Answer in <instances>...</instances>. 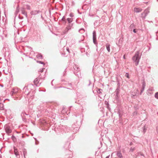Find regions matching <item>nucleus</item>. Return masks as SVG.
Wrapping results in <instances>:
<instances>
[{
	"mask_svg": "<svg viewBox=\"0 0 158 158\" xmlns=\"http://www.w3.org/2000/svg\"><path fill=\"white\" fill-rule=\"evenodd\" d=\"M102 90L100 89H98L97 90V92L98 93L100 94L102 93Z\"/></svg>",
	"mask_w": 158,
	"mask_h": 158,
	"instance_id": "7c9ffc66",
	"label": "nucleus"
},
{
	"mask_svg": "<svg viewBox=\"0 0 158 158\" xmlns=\"http://www.w3.org/2000/svg\"><path fill=\"white\" fill-rule=\"evenodd\" d=\"M139 154H140V155H141V156H143V154H142L141 153H139Z\"/></svg>",
	"mask_w": 158,
	"mask_h": 158,
	"instance_id": "0e129e2a",
	"label": "nucleus"
},
{
	"mask_svg": "<svg viewBox=\"0 0 158 158\" xmlns=\"http://www.w3.org/2000/svg\"><path fill=\"white\" fill-rule=\"evenodd\" d=\"M21 115L23 121L25 120L26 119H27L28 117H31V116L29 115V114L26 113L24 111H23L22 112Z\"/></svg>",
	"mask_w": 158,
	"mask_h": 158,
	"instance_id": "39448f33",
	"label": "nucleus"
},
{
	"mask_svg": "<svg viewBox=\"0 0 158 158\" xmlns=\"http://www.w3.org/2000/svg\"><path fill=\"white\" fill-rule=\"evenodd\" d=\"M78 66V65L76 64H74L73 66V69H74V73L75 74V75L78 77H79V74L77 73L75 71V70H76V68Z\"/></svg>",
	"mask_w": 158,
	"mask_h": 158,
	"instance_id": "4468645a",
	"label": "nucleus"
},
{
	"mask_svg": "<svg viewBox=\"0 0 158 158\" xmlns=\"http://www.w3.org/2000/svg\"><path fill=\"white\" fill-rule=\"evenodd\" d=\"M69 16L70 17H73L74 16L73 14L72 13H71L69 15Z\"/></svg>",
	"mask_w": 158,
	"mask_h": 158,
	"instance_id": "79ce46f5",
	"label": "nucleus"
},
{
	"mask_svg": "<svg viewBox=\"0 0 158 158\" xmlns=\"http://www.w3.org/2000/svg\"><path fill=\"white\" fill-rule=\"evenodd\" d=\"M89 84H88V86H89V85H90V83H91V82H90V80H89Z\"/></svg>",
	"mask_w": 158,
	"mask_h": 158,
	"instance_id": "680f3d73",
	"label": "nucleus"
},
{
	"mask_svg": "<svg viewBox=\"0 0 158 158\" xmlns=\"http://www.w3.org/2000/svg\"><path fill=\"white\" fill-rule=\"evenodd\" d=\"M18 9V10H19V5H18V6H17V7H16V9Z\"/></svg>",
	"mask_w": 158,
	"mask_h": 158,
	"instance_id": "bf43d9fd",
	"label": "nucleus"
},
{
	"mask_svg": "<svg viewBox=\"0 0 158 158\" xmlns=\"http://www.w3.org/2000/svg\"><path fill=\"white\" fill-rule=\"evenodd\" d=\"M132 60L135 65L138 64V51L136 52L134 56L132 57Z\"/></svg>",
	"mask_w": 158,
	"mask_h": 158,
	"instance_id": "7ed1b4c3",
	"label": "nucleus"
},
{
	"mask_svg": "<svg viewBox=\"0 0 158 158\" xmlns=\"http://www.w3.org/2000/svg\"><path fill=\"white\" fill-rule=\"evenodd\" d=\"M14 154L17 158H19L20 155L17 151V150L14 148Z\"/></svg>",
	"mask_w": 158,
	"mask_h": 158,
	"instance_id": "2eb2a0df",
	"label": "nucleus"
},
{
	"mask_svg": "<svg viewBox=\"0 0 158 158\" xmlns=\"http://www.w3.org/2000/svg\"><path fill=\"white\" fill-rule=\"evenodd\" d=\"M79 32L81 33H83L85 32V30L83 28H81L79 30Z\"/></svg>",
	"mask_w": 158,
	"mask_h": 158,
	"instance_id": "c85d7f7f",
	"label": "nucleus"
},
{
	"mask_svg": "<svg viewBox=\"0 0 158 158\" xmlns=\"http://www.w3.org/2000/svg\"><path fill=\"white\" fill-rule=\"evenodd\" d=\"M80 69L78 67V66L76 68V70H75V71L76 73H77L79 74V75L80 74Z\"/></svg>",
	"mask_w": 158,
	"mask_h": 158,
	"instance_id": "b1692460",
	"label": "nucleus"
},
{
	"mask_svg": "<svg viewBox=\"0 0 158 158\" xmlns=\"http://www.w3.org/2000/svg\"><path fill=\"white\" fill-rule=\"evenodd\" d=\"M82 40H80V41H79V43H80L81 41H82Z\"/></svg>",
	"mask_w": 158,
	"mask_h": 158,
	"instance_id": "338daca9",
	"label": "nucleus"
},
{
	"mask_svg": "<svg viewBox=\"0 0 158 158\" xmlns=\"http://www.w3.org/2000/svg\"><path fill=\"white\" fill-rule=\"evenodd\" d=\"M106 107L109 110H111V109L110 108V107H109V105H106Z\"/></svg>",
	"mask_w": 158,
	"mask_h": 158,
	"instance_id": "37998d69",
	"label": "nucleus"
},
{
	"mask_svg": "<svg viewBox=\"0 0 158 158\" xmlns=\"http://www.w3.org/2000/svg\"><path fill=\"white\" fill-rule=\"evenodd\" d=\"M119 91H120L119 89L117 88L115 91V93L116 94L115 97H116V98H118Z\"/></svg>",
	"mask_w": 158,
	"mask_h": 158,
	"instance_id": "f3484780",
	"label": "nucleus"
},
{
	"mask_svg": "<svg viewBox=\"0 0 158 158\" xmlns=\"http://www.w3.org/2000/svg\"><path fill=\"white\" fill-rule=\"evenodd\" d=\"M68 86H70L71 88H66L67 89H73L72 86V84L71 83H69L68 84Z\"/></svg>",
	"mask_w": 158,
	"mask_h": 158,
	"instance_id": "bb28decb",
	"label": "nucleus"
},
{
	"mask_svg": "<svg viewBox=\"0 0 158 158\" xmlns=\"http://www.w3.org/2000/svg\"><path fill=\"white\" fill-rule=\"evenodd\" d=\"M53 80H52V82H51V85H52V86H53V83H52V82H53Z\"/></svg>",
	"mask_w": 158,
	"mask_h": 158,
	"instance_id": "052dcab7",
	"label": "nucleus"
},
{
	"mask_svg": "<svg viewBox=\"0 0 158 158\" xmlns=\"http://www.w3.org/2000/svg\"><path fill=\"white\" fill-rule=\"evenodd\" d=\"M41 78V75H40L39 76L38 78H36L34 81V84L36 85V86H39V85H38L39 83L40 79Z\"/></svg>",
	"mask_w": 158,
	"mask_h": 158,
	"instance_id": "9d476101",
	"label": "nucleus"
},
{
	"mask_svg": "<svg viewBox=\"0 0 158 158\" xmlns=\"http://www.w3.org/2000/svg\"><path fill=\"white\" fill-rule=\"evenodd\" d=\"M122 113H121V110H120L119 109H118V114H121Z\"/></svg>",
	"mask_w": 158,
	"mask_h": 158,
	"instance_id": "49530a36",
	"label": "nucleus"
},
{
	"mask_svg": "<svg viewBox=\"0 0 158 158\" xmlns=\"http://www.w3.org/2000/svg\"><path fill=\"white\" fill-rule=\"evenodd\" d=\"M67 109L65 108L64 106H63L62 110H59V112L60 113V114H67V115H68V114L67 113Z\"/></svg>",
	"mask_w": 158,
	"mask_h": 158,
	"instance_id": "1a4fd4ad",
	"label": "nucleus"
},
{
	"mask_svg": "<svg viewBox=\"0 0 158 158\" xmlns=\"http://www.w3.org/2000/svg\"><path fill=\"white\" fill-rule=\"evenodd\" d=\"M78 13L79 14H81V13H80L79 11H78Z\"/></svg>",
	"mask_w": 158,
	"mask_h": 158,
	"instance_id": "774afa93",
	"label": "nucleus"
},
{
	"mask_svg": "<svg viewBox=\"0 0 158 158\" xmlns=\"http://www.w3.org/2000/svg\"><path fill=\"white\" fill-rule=\"evenodd\" d=\"M142 10V9L139 8V12L141 11Z\"/></svg>",
	"mask_w": 158,
	"mask_h": 158,
	"instance_id": "13d9d810",
	"label": "nucleus"
},
{
	"mask_svg": "<svg viewBox=\"0 0 158 158\" xmlns=\"http://www.w3.org/2000/svg\"><path fill=\"white\" fill-rule=\"evenodd\" d=\"M80 50L81 53L85 52V49L84 48H81L80 49Z\"/></svg>",
	"mask_w": 158,
	"mask_h": 158,
	"instance_id": "72a5a7b5",
	"label": "nucleus"
},
{
	"mask_svg": "<svg viewBox=\"0 0 158 158\" xmlns=\"http://www.w3.org/2000/svg\"><path fill=\"white\" fill-rule=\"evenodd\" d=\"M26 8H27V9L28 10H30L31 9L30 6L28 5H26Z\"/></svg>",
	"mask_w": 158,
	"mask_h": 158,
	"instance_id": "4c0bfd02",
	"label": "nucleus"
},
{
	"mask_svg": "<svg viewBox=\"0 0 158 158\" xmlns=\"http://www.w3.org/2000/svg\"><path fill=\"white\" fill-rule=\"evenodd\" d=\"M109 157H110V155H109L108 156H107L106 157V158H109Z\"/></svg>",
	"mask_w": 158,
	"mask_h": 158,
	"instance_id": "e2e57ef3",
	"label": "nucleus"
},
{
	"mask_svg": "<svg viewBox=\"0 0 158 158\" xmlns=\"http://www.w3.org/2000/svg\"><path fill=\"white\" fill-rule=\"evenodd\" d=\"M74 116H75L74 118L75 120V122H74L72 125L71 130H70L69 127L67 126L60 125L58 127L55 128V131L56 133L58 134H63L64 132H69L70 131L74 133H76L78 131L81 124V116L79 114L77 116L74 115Z\"/></svg>",
	"mask_w": 158,
	"mask_h": 158,
	"instance_id": "f257e3e1",
	"label": "nucleus"
},
{
	"mask_svg": "<svg viewBox=\"0 0 158 158\" xmlns=\"http://www.w3.org/2000/svg\"><path fill=\"white\" fill-rule=\"evenodd\" d=\"M52 112V110L49 108H48L45 110V113L46 114L48 113H50Z\"/></svg>",
	"mask_w": 158,
	"mask_h": 158,
	"instance_id": "aec40b11",
	"label": "nucleus"
},
{
	"mask_svg": "<svg viewBox=\"0 0 158 158\" xmlns=\"http://www.w3.org/2000/svg\"><path fill=\"white\" fill-rule=\"evenodd\" d=\"M142 89L140 90L141 91L140 92V94H141L142 93L144 90V89L146 86V83L144 81V79L143 80V82L142 83Z\"/></svg>",
	"mask_w": 158,
	"mask_h": 158,
	"instance_id": "9b49d317",
	"label": "nucleus"
},
{
	"mask_svg": "<svg viewBox=\"0 0 158 158\" xmlns=\"http://www.w3.org/2000/svg\"><path fill=\"white\" fill-rule=\"evenodd\" d=\"M118 114V116H119V119H121V117L122 116V114Z\"/></svg>",
	"mask_w": 158,
	"mask_h": 158,
	"instance_id": "c03bdc74",
	"label": "nucleus"
},
{
	"mask_svg": "<svg viewBox=\"0 0 158 158\" xmlns=\"http://www.w3.org/2000/svg\"><path fill=\"white\" fill-rule=\"evenodd\" d=\"M67 21L68 22V23H71L73 22V19L72 18H68L67 19Z\"/></svg>",
	"mask_w": 158,
	"mask_h": 158,
	"instance_id": "412c9836",
	"label": "nucleus"
},
{
	"mask_svg": "<svg viewBox=\"0 0 158 158\" xmlns=\"http://www.w3.org/2000/svg\"><path fill=\"white\" fill-rule=\"evenodd\" d=\"M117 156L119 158H123V156L122 154L120 151H117Z\"/></svg>",
	"mask_w": 158,
	"mask_h": 158,
	"instance_id": "a211bd4d",
	"label": "nucleus"
},
{
	"mask_svg": "<svg viewBox=\"0 0 158 158\" xmlns=\"http://www.w3.org/2000/svg\"><path fill=\"white\" fill-rule=\"evenodd\" d=\"M133 31L134 33H135L136 32V29H133Z\"/></svg>",
	"mask_w": 158,
	"mask_h": 158,
	"instance_id": "603ef678",
	"label": "nucleus"
},
{
	"mask_svg": "<svg viewBox=\"0 0 158 158\" xmlns=\"http://www.w3.org/2000/svg\"><path fill=\"white\" fill-rule=\"evenodd\" d=\"M117 81L118 83H117V86H118L117 88L120 89V82L118 80H117Z\"/></svg>",
	"mask_w": 158,
	"mask_h": 158,
	"instance_id": "473e14b6",
	"label": "nucleus"
},
{
	"mask_svg": "<svg viewBox=\"0 0 158 158\" xmlns=\"http://www.w3.org/2000/svg\"><path fill=\"white\" fill-rule=\"evenodd\" d=\"M24 89H25V92H24V94H26V95H28L29 94V92H28V93L27 91H27H28V89H27V88H26L25 89V87H24L23 88V90H24Z\"/></svg>",
	"mask_w": 158,
	"mask_h": 158,
	"instance_id": "5701e85b",
	"label": "nucleus"
},
{
	"mask_svg": "<svg viewBox=\"0 0 158 158\" xmlns=\"http://www.w3.org/2000/svg\"><path fill=\"white\" fill-rule=\"evenodd\" d=\"M125 76L128 78H129V74L128 73H126L125 74Z\"/></svg>",
	"mask_w": 158,
	"mask_h": 158,
	"instance_id": "a19ab883",
	"label": "nucleus"
},
{
	"mask_svg": "<svg viewBox=\"0 0 158 158\" xmlns=\"http://www.w3.org/2000/svg\"><path fill=\"white\" fill-rule=\"evenodd\" d=\"M18 92V90L16 88H13L12 89L10 93V94L11 96H12L14 94H16Z\"/></svg>",
	"mask_w": 158,
	"mask_h": 158,
	"instance_id": "f8f14e48",
	"label": "nucleus"
},
{
	"mask_svg": "<svg viewBox=\"0 0 158 158\" xmlns=\"http://www.w3.org/2000/svg\"><path fill=\"white\" fill-rule=\"evenodd\" d=\"M34 139H35V144L37 145V144H38V143H39V142L37 140V139H36V138H35Z\"/></svg>",
	"mask_w": 158,
	"mask_h": 158,
	"instance_id": "58836bf2",
	"label": "nucleus"
},
{
	"mask_svg": "<svg viewBox=\"0 0 158 158\" xmlns=\"http://www.w3.org/2000/svg\"><path fill=\"white\" fill-rule=\"evenodd\" d=\"M19 10H18V9H16V10L15 12V15H16L17 14H18L19 12Z\"/></svg>",
	"mask_w": 158,
	"mask_h": 158,
	"instance_id": "f704fd0d",
	"label": "nucleus"
},
{
	"mask_svg": "<svg viewBox=\"0 0 158 158\" xmlns=\"http://www.w3.org/2000/svg\"><path fill=\"white\" fill-rule=\"evenodd\" d=\"M21 10L22 14L26 16V17L27 18V13L25 10L24 8H22L21 9Z\"/></svg>",
	"mask_w": 158,
	"mask_h": 158,
	"instance_id": "dca6fc26",
	"label": "nucleus"
},
{
	"mask_svg": "<svg viewBox=\"0 0 158 158\" xmlns=\"http://www.w3.org/2000/svg\"><path fill=\"white\" fill-rule=\"evenodd\" d=\"M149 12L148 10H145L144 12L142 13L141 17L143 20H144L145 19V17Z\"/></svg>",
	"mask_w": 158,
	"mask_h": 158,
	"instance_id": "6e6552de",
	"label": "nucleus"
},
{
	"mask_svg": "<svg viewBox=\"0 0 158 158\" xmlns=\"http://www.w3.org/2000/svg\"><path fill=\"white\" fill-rule=\"evenodd\" d=\"M61 21L64 22V23H66V21L65 20V18L64 16L62 19H61Z\"/></svg>",
	"mask_w": 158,
	"mask_h": 158,
	"instance_id": "cd10ccee",
	"label": "nucleus"
},
{
	"mask_svg": "<svg viewBox=\"0 0 158 158\" xmlns=\"http://www.w3.org/2000/svg\"><path fill=\"white\" fill-rule=\"evenodd\" d=\"M137 114V111H136L133 113V115H136Z\"/></svg>",
	"mask_w": 158,
	"mask_h": 158,
	"instance_id": "09e8293b",
	"label": "nucleus"
},
{
	"mask_svg": "<svg viewBox=\"0 0 158 158\" xmlns=\"http://www.w3.org/2000/svg\"><path fill=\"white\" fill-rule=\"evenodd\" d=\"M93 42L96 46H97L98 42L97 40L96 34L95 31H94L93 32Z\"/></svg>",
	"mask_w": 158,
	"mask_h": 158,
	"instance_id": "423d86ee",
	"label": "nucleus"
},
{
	"mask_svg": "<svg viewBox=\"0 0 158 158\" xmlns=\"http://www.w3.org/2000/svg\"><path fill=\"white\" fill-rule=\"evenodd\" d=\"M106 49L108 52H110V44L108 43H107L106 44Z\"/></svg>",
	"mask_w": 158,
	"mask_h": 158,
	"instance_id": "6ab92c4d",
	"label": "nucleus"
},
{
	"mask_svg": "<svg viewBox=\"0 0 158 158\" xmlns=\"http://www.w3.org/2000/svg\"><path fill=\"white\" fill-rule=\"evenodd\" d=\"M0 86L2 87H3V85H0Z\"/></svg>",
	"mask_w": 158,
	"mask_h": 158,
	"instance_id": "69168bd1",
	"label": "nucleus"
},
{
	"mask_svg": "<svg viewBox=\"0 0 158 158\" xmlns=\"http://www.w3.org/2000/svg\"><path fill=\"white\" fill-rule=\"evenodd\" d=\"M41 12V11L40 10H32L30 12V14L31 15H35Z\"/></svg>",
	"mask_w": 158,
	"mask_h": 158,
	"instance_id": "ddd939ff",
	"label": "nucleus"
},
{
	"mask_svg": "<svg viewBox=\"0 0 158 158\" xmlns=\"http://www.w3.org/2000/svg\"><path fill=\"white\" fill-rule=\"evenodd\" d=\"M134 11L136 13L138 12V8H135L134 9Z\"/></svg>",
	"mask_w": 158,
	"mask_h": 158,
	"instance_id": "c9c22d12",
	"label": "nucleus"
},
{
	"mask_svg": "<svg viewBox=\"0 0 158 158\" xmlns=\"http://www.w3.org/2000/svg\"><path fill=\"white\" fill-rule=\"evenodd\" d=\"M155 97L158 99V92L156 93L155 94Z\"/></svg>",
	"mask_w": 158,
	"mask_h": 158,
	"instance_id": "e433bc0d",
	"label": "nucleus"
},
{
	"mask_svg": "<svg viewBox=\"0 0 158 158\" xmlns=\"http://www.w3.org/2000/svg\"><path fill=\"white\" fill-rule=\"evenodd\" d=\"M66 50L69 53H70L69 50V48L68 47H67L66 48Z\"/></svg>",
	"mask_w": 158,
	"mask_h": 158,
	"instance_id": "8fccbe9b",
	"label": "nucleus"
},
{
	"mask_svg": "<svg viewBox=\"0 0 158 158\" xmlns=\"http://www.w3.org/2000/svg\"><path fill=\"white\" fill-rule=\"evenodd\" d=\"M36 57L38 59H43V56L41 54H39L36 56Z\"/></svg>",
	"mask_w": 158,
	"mask_h": 158,
	"instance_id": "4be33fe9",
	"label": "nucleus"
},
{
	"mask_svg": "<svg viewBox=\"0 0 158 158\" xmlns=\"http://www.w3.org/2000/svg\"><path fill=\"white\" fill-rule=\"evenodd\" d=\"M135 147H131L130 148V151L132 152L135 150Z\"/></svg>",
	"mask_w": 158,
	"mask_h": 158,
	"instance_id": "2f4dec72",
	"label": "nucleus"
},
{
	"mask_svg": "<svg viewBox=\"0 0 158 158\" xmlns=\"http://www.w3.org/2000/svg\"><path fill=\"white\" fill-rule=\"evenodd\" d=\"M73 23H68L67 27L65 28L64 30V33H67L69 31L71 30L72 28H73Z\"/></svg>",
	"mask_w": 158,
	"mask_h": 158,
	"instance_id": "0eeeda50",
	"label": "nucleus"
},
{
	"mask_svg": "<svg viewBox=\"0 0 158 158\" xmlns=\"http://www.w3.org/2000/svg\"><path fill=\"white\" fill-rule=\"evenodd\" d=\"M44 68H42V69H40V70L39 71V72H41V73H42L44 71Z\"/></svg>",
	"mask_w": 158,
	"mask_h": 158,
	"instance_id": "a18cd8bd",
	"label": "nucleus"
},
{
	"mask_svg": "<svg viewBox=\"0 0 158 158\" xmlns=\"http://www.w3.org/2000/svg\"><path fill=\"white\" fill-rule=\"evenodd\" d=\"M37 62L39 63L40 64H43L44 65L45 64L43 62L41 61H37Z\"/></svg>",
	"mask_w": 158,
	"mask_h": 158,
	"instance_id": "ea45409f",
	"label": "nucleus"
},
{
	"mask_svg": "<svg viewBox=\"0 0 158 158\" xmlns=\"http://www.w3.org/2000/svg\"><path fill=\"white\" fill-rule=\"evenodd\" d=\"M105 104H106V106L108 105H109L108 102H107L106 101H105Z\"/></svg>",
	"mask_w": 158,
	"mask_h": 158,
	"instance_id": "de8ad7c7",
	"label": "nucleus"
},
{
	"mask_svg": "<svg viewBox=\"0 0 158 158\" xmlns=\"http://www.w3.org/2000/svg\"><path fill=\"white\" fill-rule=\"evenodd\" d=\"M4 129L6 133L8 135L12 132V130L10 126L8 124H6L4 126Z\"/></svg>",
	"mask_w": 158,
	"mask_h": 158,
	"instance_id": "20e7f679",
	"label": "nucleus"
},
{
	"mask_svg": "<svg viewBox=\"0 0 158 158\" xmlns=\"http://www.w3.org/2000/svg\"><path fill=\"white\" fill-rule=\"evenodd\" d=\"M23 155H24V157H25V153H26L25 152V151H23Z\"/></svg>",
	"mask_w": 158,
	"mask_h": 158,
	"instance_id": "6e6d98bb",
	"label": "nucleus"
},
{
	"mask_svg": "<svg viewBox=\"0 0 158 158\" xmlns=\"http://www.w3.org/2000/svg\"><path fill=\"white\" fill-rule=\"evenodd\" d=\"M3 109V105L2 103L0 102V110H2Z\"/></svg>",
	"mask_w": 158,
	"mask_h": 158,
	"instance_id": "a878e982",
	"label": "nucleus"
},
{
	"mask_svg": "<svg viewBox=\"0 0 158 158\" xmlns=\"http://www.w3.org/2000/svg\"><path fill=\"white\" fill-rule=\"evenodd\" d=\"M65 70H66V69H65V71H64V75H66V71H65Z\"/></svg>",
	"mask_w": 158,
	"mask_h": 158,
	"instance_id": "5fc2aeb1",
	"label": "nucleus"
},
{
	"mask_svg": "<svg viewBox=\"0 0 158 158\" xmlns=\"http://www.w3.org/2000/svg\"><path fill=\"white\" fill-rule=\"evenodd\" d=\"M100 144L101 145V146H102V142L101 141V139H100Z\"/></svg>",
	"mask_w": 158,
	"mask_h": 158,
	"instance_id": "864d4df0",
	"label": "nucleus"
},
{
	"mask_svg": "<svg viewBox=\"0 0 158 158\" xmlns=\"http://www.w3.org/2000/svg\"><path fill=\"white\" fill-rule=\"evenodd\" d=\"M147 129L145 128V126H144L143 128V134L145 133Z\"/></svg>",
	"mask_w": 158,
	"mask_h": 158,
	"instance_id": "c756f323",
	"label": "nucleus"
},
{
	"mask_svg": "<svg viewBox=\"0 0 158 158\" xmlns=\"http://www.w3.org/2000/svg\"><path fill=\"white\" fill-rule=\"evenodd\" d=\"M11 138L13 141L14 142H15L16 141V138L13 135L12 136Z\"/></svg>",
	"mask_w": 158,
	"mask_h": 158,
	"instance_id": "393cba45",
	"label": "nucleus"
},
{
	"mask_svg": "<svg viewBox=\"0 0 158 158\" xmlns=\"http://www.w3.org/2000/svg\"><path fill=\"white\" fill-rule=\"evenodd\" d=\"M70 143L69 141L66 142L63 146V148L65 151V158H71L73 156L72 152L69 150L70 147Z\"/></svg>",
	"mask_w": 158,
	"mask_h": 158,
	"instance_id": "f03ea898",
	"label": "nucleus"
},
{
	"mask_svg": "<svg viewBox=\"0 0 158 158\" xmlns=\"http://www.w3.org/2000/svg\"><path fill=\"white\" fill-rule=\"evenodd\" d=\"M62 87H61V86H60V87H55L54 88L55 89L59 88H62Z\"/></svg>",
	"mask_w": 158,
	"mask_h": 158,
	"instance_id": "4d7b16f0",
	"label": "nucleus"
},
{
	"mask_svg": "<svg viewBox=\"0 0 158 158\" xmlns=\"http://www.w3.org/2000/svg\"><path fill=\"white\" fill-rule=\"evenodd\" d=\"M18 18L20 19H23V16H20L19 15L18 16Z\"/></svg>",
	"mask_w": 158,
	"mask_h": 158,
	"instance_id": "3c124183",
	"label": "nucleus"
}]
</instances>
